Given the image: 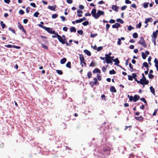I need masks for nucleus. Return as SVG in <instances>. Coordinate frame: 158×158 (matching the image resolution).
I'll return each instance as SVG.
<instances>
[{"instance_id": "34", "label": "nucleus", "mask_w": 158, "mask_h": 158, "mask_svg": "<svg viewBox=\"0 0 158 158\" xmlns=\"http://www.w3.org/2000/svg\"><path fill=\"white\" fill-rule=\"evenodd\" d=\"M89 24V22L88 21H85L82 23V24L84 26H86L87 25Z\"/></svg>"}, {"instance_id": "35", "label": "nucleus", "mask_w": 158, "mask_h": 158, "mask_svg": "<svg viewBox=\"0 0 158 158\" xmlns=\"http://www.w3.org/2000/svg\"><path fill=\"white\" fill-rule=\"evenodd\" d=\"M18 27L20 29L22 30L24 28L23 26L19 22H18Z\"/></svg>"}, {"instance_id": "7", "label": "nucleus", "mask_w": 158, "mask_h": 158, "mask_svg": "<svg viewBox=\"0 0 158 158\" xmlns=\"http://www.w3.org/2000/svg\"><path fill=\"white\" fill-rule=\"evenodd\" d=\"M111 57H106V63L107 64H112L113 63L112 60H111Z\"/></svg>"}, {"instance_id": "32", "label": "nucleus", "mask_w": 158, "mask_h": 158, "mask_svg": "<svg viewBox=\"0 0 158 158\" xmlns=\"http://www.w3.org/2000/svg\"><path fill=\"white\" fill-rule=\"evenodd\" d=\"M57 73L59 75H62L63 74V72L61 70H56Z\"/></svg>"}, {"instance_id": "14", "label": "nucleus", "mask_w": 158, "mask_h": 158, "mask_svg": "<svg viewBox=\"0 0 158 158\" xmlns=\"http://www.w3.org/2000/svg\"><path fill=\"white\" fill-rule=\"evenodd\" d=\"M84 52L88 56H90L91 55L90 52L87 49L84 50Z\"/></svg>"}, {"instance_id": "31", "label": "nucleus", "mask_w": 158, "mask_h": 158, "mask_svg": "<svg viewBox=\"0 0 158 158\" xmlns=\"http://www.w3.org/2000/svg\"><path fill=\"white\" fill-rule=\"evenodd\" d=\"M39 13L38 11H36L34 13V16L35 17L37 18L38 17V15H39Z\"/></svg>"}, {"instance_id": "21", "label": "nucleus", "mask_w": 158, "mask_h": 158, "mask_svg": "<svg viewBox=\"0 0 158 158\" xmlns=\"http://www.w3.org/2000/svg\"><path fill=\"white\" fill-rule=\"evenodd\" d=\"M152 17L147 18V19H146V20L145 21V23L146 24H147L150 21L151 22V21L152 20Z\"/></svg>"}, {"instance_id": "59", "label": "nucleus", "mask_w": 158, "mask_h": 158, "mask_svg": "<svg viewBox=\"0 0 158 158\" xmlns=\"http://www.w3.org/2000/svg\"><path fill=\"white\" fill-rule=\"evenodd\" d=\"M125 2L127 4H130L131 3V2L129 0H125Z\"/></svg>"}, {"instance_id": "61", "label": "nucleus", "mask_w": 158, "mask_h": 158, "mask_svg": "<svg viewBox=\"0 0 158 158\" xmlns=\"http://www.w3.org/2000/svg\"><path fill=\"white\" fill-rule=\"evenodd\" d=\"M131 7H132L134 8H135V9H136L137 8V6H136V5L134 3L132 4L131 5Z\"/></svg>"}, {"instance_id": "48", "label": "nucleus", "mask_w": 158, "mask_h": 158, "mask_svg": "<svg viewBox=\"0 0 158 158\" xmlns=\"http://www.w3.org/2000/svg\"><path fill=\"white\" fill-rule=\"evenodd\" d=\"M110 25L109 24H107L106 25V31H108L109 30V29L110 27Z\"/></svg>"}, {"instance_id": "9", "label": "nucleus", "mask_w": 158, "mask_h": 158, "mask_svg": "<svg viewBox=\"0 0 158 158\" xmlns=\"http://www.w3.org/2000/svg\"><path fill=\"white\" fill-rule=\"evenodd\" d=\"M152 37V39L156 40L157 37V34L155 32L153 31L152 35H151Z\"/></svg>"}, {"instance_id": "57", "label": "nucleus", "mask_w": 158, "mask_h": 158, "mask_svg": "<svg viewBox=\"0 0 158 158\" xmlns=\"http://www.w3.org/2000/svg\"><path fill=\"white\" fill-rule=\"evenodd\" d=\"M77 33L80 35H82L83 33V31L82 30H78Z\"/></svg>"}, {"instance_id": "12", "label": "nucleus", "mask_w": 158, "mask_h": 158, "mask_svg": "<svg viewBox=\"0 0 158 158\" xmlns=\"http://www.w3.org/2000/svg\"><path fill=\"white\" fill-rule=\"evenodd\" d=\"M112 60L115 62L114 64L118 66V64L119 63V61L118 58L115 59H112Z\"/></svg>"}, {"instance_id": "20", "label": "nucleus", "mask_w": 158, "mask_h": 158, "mask_svg": "<svg viewBox=\"0 0 158 158\" xmlns=\"http://www.w3.org/2000/svg\"><path fill=\"white\" fill-rule=\"evenodd\" d=\"M93 73H101V71L99 69L96 68L93 71Z\"/></svg>"}, {"instance_id": "26", "label": "nucleus", "mask_w": 158, "mask_h": 158, "mask_svg": "<svg viewBox=\"0 0 158 158\" xmlns=\"http://www.w3.org/2000/svg\"><path fill=\"white\" fill-rule=\"evenodd\" d=\"M143 67H145L146 68L148 67V64L147 62H144L143 63V66L142 67V68H143Z\"/></svg>"}, {"instance_id": "44", "label": "nucleus", "mask_w": 158, "mask_h": 158, "mask_svg": "<svg viewBox=\"0 0 158 158\" xmlns=\"http://www.w3.org/2000/svg\"><path fill=\"white\" fill-rule=\"evenodd\" d=\"M75 22L77 23H81L82 22V20L81 19H79L76 20Z\"/></svg>"}, {"instance_id": "8", "label": "nucleus", "mask_w": 158, "mask_h": 158, "mask_svg": "<svg viewBox=\"0 0 158 158\" xmlns=\"http://www.w3.org/2000/svg\"><path fill=\"white\" fill-rule=\"evenodd\" d=\"M79 58L81 62V63L84 62L85 59L83 54H81L79 55Z\"/></svg>"}, {"instance_id": "6", "label": "nucleus", "mask_w": 158, "mask_h": 158, "mask_svg": "<svg viewBox=\"0 0 158 158\" xmlns=\"http://www.w3.org/2000/svg\"><path fill=\"white\" fill-rule=\"evenodd\" d=\"M139 83L141 85H147L149 83V81L147 79H145V80L144 79H141Z\"/></svg>"}, {"instance_id": "46", "label": "nucleus", "mask_w": 158, "mask_h": 158, "mask_svg": "<svg viewBox=\"0 0 158 158\" xmlns=\"http://www.w3.org/2000/svg\"><path fill=\"white\" fill-rule=\"evenodd\" d=\"M121 40L120 38H118V39L117 44L118 45H120L121 44Z\"/></svg>"}, {"instance_id": "63", "label": "nucleus", "mask_w": 158, "mask_h": 158, "mask_svg": "<svg viewBox=\"0 0 158 158\" xmlns=\"http://www.w3.org/2000/svg\"><path fill=\"white\" fill-rule=\"evenodd\" d=\"M60 18L63 21H64L65 20L66 18L64 16H61Z\"/></svg>"}, {"instance_id": "4", "label": "nucleus", "mask_w": 158, "mask_h": 158, "mask_svg": "<svg viewBox=\"0 0 158 158\" xmlns=\"http://www.w3.org/2000/svg\"><path fill=\"white\" fill-rule=\"evenodd\" d=\"M138 43L140 44H141L143 47L147 48V44L145 43V41L144 40V38L143 37H141L140 38V39L139 41H138Z\"/></svg>"}, {"instance_id": "51", "label": "nucleus", "mask_w": 158, "mask_h": 158, "mask_svg": "<svg viewBox=\"0 0 158 158\" xmlns=\"http://www.w3.org/2000/svg\"><path fill=\"white\" fill-rule=\"evenodd\" d=\"M128 79L129 80H130V81L133 80V78L132 76L129 75H128Z\"/></svg>"}, {"instance_id": "39", "label": "nucleus", "mask_w": 158, "mask_h": 158, "mask_svg": "<svg viewBox=\"0 0 158 158\" xmlns=\"http://www.w3.org/2000/svg\"><path fill=\"white\" fill-rule=\"evenodd\" d=\"M92 73L91 72H89L87 73V76L89 78H90L91 77Z\"/></svg>"}, {"instance_id": "41", "label": "nucleus", "mask_w": 158, "mask_h": 158, "mask_svg": "<svg viewBox=\"0 0 158 158\" xmlns=\"http://www.w3.org/2000/svg\"><path fill=\"white\" fill-rule=\"evenodd\" d=\"M9 30L11 31L12 32L15 34H16V32L15 30L12 29L11 27H9Z\"/></svg>"}, {"instance_id": "17", "label": "nucleus", "mask_w": 158, "mask_h": 158, "mask_svg": "<svg viewBox=\"0 0 158 158\" xmlns=\"http://www.w3.org/2000/svg\"><path fill=\"white\" fill-rule=\"evenodd\" d=\"M151 92L154 95H155V90L152 86H150L149 88Z\"/></svg>"}, {"instance_id": "37", "label": "nucleus", "mask_w": 158, "mask_h": 158, "mask_svg": "<svg viewBox=\"0 0 158 158\" xmlns=\"http://www.w3.org/2000/svg\"><path fill=\"white\" fill-rule=\"evenodd\" d=\"M129 66L130 68L131 69L130 71L131 72H133L134 71V69L133 68V67L132 66V64L131 63H130L129 64Z\"/></svg>"}, {"instance_id": "49", "label": "nucleus", "mask_w": 158, "mask_h": 158, "mask_svg": "<svg viewBox=\"0 0 158 158\" xmlns=\"http://www.w3.org/2000/svg\"><path fill=\"white\" fill-rule=\"evenodd\" d=\"M134 28L131 25L127 27V29L129 31H131Z\"/></svg>"}, {"instance_id": "60", "label": "nucleus", "mask_w": 158, "mask_h": 158, "mask_svg": "<svg viewBox=\"0 0 158 158\" xmlns=\"http://www.w3.org/2000/svg\"><path fill=\"white\" fill-rule=\"evenodd\" d=\"M13 48H15L17 49H19L21 47L20 46H17L15 45H13Z\"/></svg>"}, {"instance_id": "43", "label": "nucleus", "mask_w": 158, "mask_h": 158, "mask_svg": "<svg viewBox=\"0 0 158 158\" xmlns=\"http://www.w3.org/2000/svg\"><path fill=\"white\" fill-rule=\"evenodd\" d=\"M97 35L98 34H92L91 33L90 34V37L91 38H94L97 36Z\"/></svg>"}, {"instance_id": "55", "label": "nucleus", "mask_w": 158, "mask_h": 158, "mask_svg": "<svg viewBox=\"0 0 158 158\" xmlns=\"http://www.w3.org/2000/svg\"><path fill=\"white\" fill-rule=\"evenodd\" d=\"M5 46L8 48H13V45L8 44L7 45H5Z\"/></svg>"}, {"instance_id": "38", "label": "nucleus", "mask_w": 158, "mask_h": 158, "mask_svg": "<svg viewBox=\"0 0 158 158\" xmlns=\"http://www.w3.org/2000/svg\"><path fill=\"white\" fill-rule=\"evenodd\" d=\"M97 80L98 79V81H100L102 79V77H101V76L99 75L98 74H97Z\"/></svg>"}, {"instance_id": "13", "label": "nucleus", "mask_w": 158, "mask_h": 158, "mask_svg": "<svg viewBox=\"0 0 158 158\" xmlns=\"http://www.w3.org/2000/svg\"><path fill=\"white\" fill-rule=\"evenodd\" d=\"M110 90L112 92L116 93L117 92L114 86H112L110 87Z\"/></svg>"}, {"instance_id": "22", "label": "nucleus", "mask_w": 158, "mask_h": 158, "mask_svg": "<svg viewBox=\"0 0 158 158\" xmlns=\"http://www.w3.org/2000/svg\"><path fill=\"white\" fill-rule=\"evenodd\" d=\"M70 31L71 32H75L76 31V29L74 27H71L70 28Z\"/></svg>"}, {"instance_id": "27", "label": "nucleus", "mask_w": 158, "mask_h": 158, "mask_svg": "<svg viewBox=\"0 0 158 158\" xmlns=\"http://www.w3.org/2000/svg\"><path fill=\"white\" fill-rule=\"evenodd\" d=\"M0 23L2 27V29L6 27V25L2 21H1Z\"/></svg>"}, {"instance_id": "36", "label": "nucleus", "mask_w": 158, "mask_h": 158, "mask_svg": "<svg viewBox=\"0 0 158 158\" xmlns=\"http://www.w3.org/2000/svg\"><path fill=\"white\" fill-rule=\"evenodd\" d=\"M140 100L141 101L147 104V102L146 101V100L144 98H140Z\"/></svg>"}, {"instance_id": "30", "label": "nucleus", "mask_w": 158, "mask_h": 158, "mask_svg": "<svg viewBox=\"0 0 158 158\" xmlns=\"http://www.w3.org/2000/svg\"><path fill=\"white\" fill-rule=\"evenodd\" d=\"M149 3L148 2H145L143 3V6L144 8H147L148 6Z\"/></svg>"}, {"instance_id": "5", "label": "nucleus", "mask_w": 158, "mask_h": 158, "mask_svg": "<svg viewBox=\"0 0 158 158\" xmlns=\"http://www.w3.org/2000/svg\"><path fill=\"white\" fill-rule=\"evenodd\" d=\"M94 82L91 81L90 82V84L92 86H94L95 85H99V83L98 82L97 79L96 78H94Z\"/></svg>"}, {"instance_id": "28", "label": "nucleus", "mask_w": 158, "mask_h": 158, "mask_svg": "<svg viewBox=\"0 0 158 158\" xmlns=\"http://www.w3.org/2000/svg\"><path fill=\"white\" fill-rule=\"evenodd\" d=\"M127 97L129 98V101L130 102H131L134 100L133 97L132 96H130L129 95H128Z\"/></svg>"}, {"instance_id": "64", "label": "nucleus", "mask_w": 158, "mask_h": 158, "mask_svg": "<svg viewBox=\"0 0 158 158\" xmlns=\"http://www.w3.org/2000/svg\"><path fill=\"white\" fill-rule=\"evenodd\" d=\"M154 62L155 63V64H158V60L157 58H155L154 60Z\"/></svg>"}, {"instance_id": "33", "label": "nucleus", "mask_w": 158, "mask_h": 158, "mask_svg": "<svg viewBox=\"0 0 158 158\" xmlns=\"http://www.w3.org/2000/svg\"><path fill=\"white\" fill-rule=\"evenodd\" d=\"M116 73L114 69H112L109 71V73L110 74H114Z\"/></svg>"}, {"instance_id": "50", "label": "nucleus", "mask_w": 158, "mask_h": 158, "mask_svg": "<svg viewBox=\"0 0 158 158\" xmlns=\"http://www.w3.org/2000/svg\"><path fill=\"white\" fill-rule=\"evenodd\" d=\"M141 25H142L141 23V22H139L138 24L136 25V27L137 28H140L141 27Z\"/></svg>"}, {"instance_id": "15", "label": "nucleus", "mask_w": 158, "mask_h": 158, "mask_svg": "<svg viewBox=\"0 0 158 158\" xmlns=\"http://www.w3.org/2000/svg\"><path fill=\"white\" fill-rule=\"evenodd\" d=\"M135 118L137 120L141 121H143V118L142 116H140L139 117H135Z\"/></svg>"}, {"instance_id": "62", "label": "nucleus", "mask_w": 158, "mask_h": 158, "mask_svg": "<svg viewBox=\"0 0 158 158\" xmlns=\"http://www.w3.org/2000/svg\"><path fill=\"white\" fill-rule=\"evenodd\" d=\"M127 7V6H122L121 7V9L122 10H125Z\"/></svg>"}, {"instance_id": "2", "label": "nucleus", "mask_w": 158, "mask_h": 158, "mask_svg": "<svg viewBox=\"0 0 158 158\" xmlns=\"http://www.w3.org/2000/svg\"><path fill=\"white\" fill-rule=\"evenodd\" d=\"M57 36L58 40L62 44H66L67 46L70 45L67 42V39L66 38H63L60 35L58 34H57Z\"/></svg>"}, {"instance_id": "16", "label": "nucleus", "mask_w": 158, "mask_h": 158, "mask_svg": "<svg viewBox=\"0 0 158 158\" xmlns=\"http://www.w3.org/2000/svg\"><path fill=\"white\" fill-rule=\"evenodd\" d=\"M118 6L115 5H113L112 6L111 8L113 10L117 11H118Z\"/></svg>"}, {"instance_id": "29", "label": "nucleus", "mask_w": 158, "mask_h": 158, "mask_svg": "<svg viewBox=\"0 0 158 158\" xmlns=\"http://www.w3.org/2000/svg\"><path fill=\"white\" fill-rule=\"evenodd\" d=\"M133 37L135 39L137 38L138 37V34L136 32L134 33L133 34Z\"/></svg>"}, {"instance_id": "53", "label": "nucleus", "mask_w": 158, "mask_h": 158, "mask_svg": "<svg viewBox=\"0 0 158 158\" xmlns=\"http://www.w3.org/2000/svg\"><path fill=\"white\" fill-rule=\"evenodd\" d=\"M103 48L102 46L99 47L97 48V50L98 52H99L101 51Z\"/></svg>"}, {"instance_id": "56", "label": "nucleus", "mask_w": 158, "mask_h": 158, "mask_svg": "<svg viewBox=\"0 0 158 158\" xmlns=\"http://www.w3.org/2000/svg\"><path fill=\"white\" fill-rule=\"evenodd\" d=\"M19 13L20 14L23 15L24 14V12L23 10H19Z\"/></svg>"}, {"instance_id": "42", "label": "nucleus", "mask_w": 158, "mask_h": 158, "mask_svg": "<svg viewBox=\"0 0 158 158\" xmlns=\"http://www.w3.org/2000/svg\"><path fill=\"white\" fill-rule=\"evenodd\" d=\"M58 15L57 14H54L52 15V19H55L57 17Z\"/></svg>"}, {"instance_id": "10", "label": "nucleus", "mask_w": 158, "mask_h": 158, "mask_svg": "<svg viewBox=\"0 0 158 158\" xmlns=\"http://www.w3.org/2000/svg\"><path fill=\"white\" fill-rule=\"evenodd\" d=\"M139 98L140 97L139 95H135L133 97V101L134 102H136L137 101L139 100Z\"/></svg>"}, {"instance_id": "40", "label": "nucleus", "mask_w": 158, "mask_h": 158, "mask_svg": "<svg viewBox=\"0 0 158 158\" xmlns=\"http://www.w3.org/2000/svg\"><path fill=\"white\" fill-rule=\"evenodd\" d=\"M41 45L42 47L44 49H46V50L48 49V48L44 44H41Z\"/></svg>"}, {"instance_id": "58", "label": "nucleus", "mask_w": 158, "mask_h": 158, "mask_svg": "<svg viewBox=\"0 0 158 158\" xmlns=\"http://www.w3.org/2000/svg\"><path fill=\"white\" fill-rule=\"evenodd\" d=\"M115 22V20L113 19H111L109 21V23H114Z\"/></svg>"}, {"instance_id": "45", "label": "nucleus", "mask_w": 158, "mask_h": 158, "mask_svg": "<svg viewBox=\"0 0 158 158\" xmlns=\"http://www.w3.org/2000/svg\"><path fill=\"white\" fill-rule=\"evenodd\" d=\"M148 76L150 79H152L154 77V76L153 75L150 73L148 74Z\"/></svg>"}, {"instance_id": "18", "label": "nucleus", "mask_w": 158, "mask_h": 158, "mask_svg": "<svg viewBox=\"0 0 158 158\" xmlns=\"http://www.w3.org/2000/svg\"><path fill=\"white\" fill-rule=\"evenodd\" d=\"M56 5H55L54 6H48V8L52 10H53V11H56V10H55V9H56Z\"/></svg>"}, {"instance_id": "24", "label": "nucleus", "mask_w": 158, "mask_h": 158, "mask_svg": "<svg viewBox=\"0 0 158 158\" xmlns=\"http://www.w3.org/2000/svg\"><path fill=\"white\" fill-rule=\"evenodd\" d=\"M71 63L69 61V62H68L66 64V66L67 67V68H68L69 69H70L71 67Z\"/></svg>"}, {"instance_id": "52", "label": "nucleus", "mask_w": 158, "mask_h": 158, "mask_svg": "<svg viewBox=\"0 0 158 158\" xmlns=\"http://www.w3.org/2000/svg\"><path fill=\"white\" fill-rule=\"evenodd\" d=\"M30 5L31 6H32L34 8H36V6L35 5V3H30Z\"/></svg>"}, {"instance_id": "11", "label": "nucleus", "mask_w": 158, "mask_h": 158, "mask_svg": "<svg viewBox=\"0 0 158 158\" xmlns=\"http://www.w3.org/2000/svg\"><path fill=\"white\" fill-rule=\"evenodd\" d=\"M120 26L121 25L119 23H116L112 25V27L114 28H117Z\"/></svg>"}, {"instance_id": "1", "label": "nucleus", "mask_w": 158, "mask_h": 158, "mask_svg": "<svg viewBox=\"0 0 158 158\" xmlns=\"http://www.w3.org/2000/svg\"><path fill=\"white\" fill-rule=\"evenodd\" d=\"M96 10L95 9H92L91 11V14L92 15V16L95 19H98L101 15H104L105 13L104 11L98 10L96 13Z\"/></svg>"}, {"instance_id": "3", "label": "nucleus", "mask_w": 158, "mask_h": 158, "mask_svg": "<svg viewBox=\"0 0 158 158\" xmlns=\"http://www.w3.org/2000/svg\"><path fill=\"white\" fill-rule=\"evenodd\" d=\"M39 26L42 28L44 29L45 30L47 31L50 34H54L55 33V31L54 30L52 31V29L48 27H46L42 24H39Z\"/></svg>"}, {"instance_id": "25", "label": "nucleus", "mask_w": 158, "mask_h": 158, "mask_svg": "<svg viewBox=\"0 0 158 158\" xmlns=\"http://www.w3.org/2000/svg\"><path fill=\"white\" fill-rule=\"evenodd\" d=\"M142 56L143 59H146V57L147 56V55H146L145 53L143 52H142Z\"/></svg>"}, {"instance_id": "19", "label": "nucleus", "mask_w": 158, "mask_h": 158, "mask_svg": "<svg viewBox=\"0 0 158 158\" xmlns=\"http://www.w3.org/2000/svg\"><path fill=\"white\" fill-rule=\"evenodd\" d=\"M67 59L65 58H63L61 59L60 61V63L61 64H63L66 62Z\"/></svg>"}, {"instance_id": "47", "label": "nucleus", "mask_w": 158, "mask_h": 158, "mask_svg": "<svg viewBox=\"0 0 158 158\" xmlns=\"http://www.w3.org/2000/svg\"><path fill=\"white\" fill-rule=\"evenodd\" d=\"M30 7L28 6L27 7V8L26 9V12H27V13H29V10H30Z\"/></svg>"}, {"instance_id": "54", "label": "nucleus", "mask_w": 158, "mask_h": 158, "mask_svg": "<svg viewBox=\"0 0 158 158\" xmlns=\"http://www.w3.org/2000/svg\"><path fill=\"white\" fill-rule=\"evenodd\" d=\"M89 66L90 67H94L95 66V64L93 61H92L90 64Z\"/></svg>"}, {"instance_id": "23", "label": "nucleus", "mask_w": 158, "mask_h": 158, "mask_svg": "<svg viewBox=\"0 0 158 158\" xmlns=\"http://www.w3.org/2000/svg\"><path fill=\"white\" fill-rule=\"evenodd\" d=\"M116 21L117 22H119L121 24H123L124 23V21L120 19H117Z\"/></svg>"}]
</instances>
